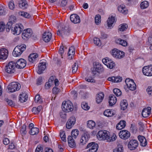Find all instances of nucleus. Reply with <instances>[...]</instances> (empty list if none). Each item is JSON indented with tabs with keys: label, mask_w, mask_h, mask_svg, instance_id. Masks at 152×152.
<instances>
[{
	"label": "nucleus",
	"mask_w": 152,
	"mask_h": 152,
	"mask_svg": "<svg viewBox=\"0 0 152 152\" xmlns=\"http://www.w3.org/2000/svg\"><path fill=\"white\" fill-rule=\"evenodd\" d=\"M5 25L3 22H0V31H3L5 28Z\"/></svg>",
	"instance_id": "nucleus-58"
},
{
	"label": "nucleus",
	"mask_w": 152,
	"mask_h": 152,
	"mask_svg": "<svg viewBox=\"0 0 152 152\" xmlns=\"http://www.w3.org/2000/svg\"><path fill=\"white\" fill-rule=\"evenodd\" d=\"M140 145L142 146H145L147 145V142L145 138L143 136L139 135L138 137Z\"/></svg>",
	"instance_id": "nucleus-28"
},
{
	"label": "nucleus",
	"mask_w": 152,
	"mask_h": 152,
	"mask_svg": "<svg viewBox=\"0 0 152 152\" xmlns=\"http://www.w3.org/2000/svg\"><path fill=\"white\" fill-rule=\"evenodd\" d=\"M70 18L71 22L74 23H79L80 21V17L76 14L71 15Z\"/></svg>",
	"instance_id": "nucleus-22"
},
{
	"label": "nucleus",
	"mask_w": 152,
	"mask_h": 152,
	"mask_svg": "<svg viewBox=\"0 0 152 152\" xmlns=\"http://www.w3.org/2000/svg\"><path fill=\"white\" fill-rule=\"evenodd\" d=\"M28 96L25 92H22L20 94L19 96V100L21 102H24L27 100Z\"/></svg>",
	"instance_id": "nucleus-27"
},
{
	"label": "nucleus",
	"mask_w": 152,
	"mask_h": 152,
	"mask_svg": "<svg viewBox=\"0 0 152 152\" xmlns=\"http://www.w3.org/2000/svg\"><path fill=\"white\" fill-rule=\"evenodd\" d=\"M62 108L65 112H69L73 110V106L72 103L68 101L63 102Z\"/></svg>",
	"instance_id": "nucleus-4"
},
{
	"label": "nucleus",
	"mask_w": 152,
	"mask_h": 152,
	"mask_svg": "<svg viewBox=\"0 0 152 152\" xmlns=\"http://www.w3.org/2000/svg\"><path fill=\"white\" fill-rule=\"evenodd\" d=\"M151 108L149 107L144 108L142 113V116L145 118L148 117L151 113Z\"/></svg>",
	"instance_id": "nucleus-21"
},
{
	"label": "nucleus",
	"mask_w": 152,
	"mask_h": 152,
	"mask_svg": "<svg viewBox=\"0 0 152 152\" xmlns=\"http://www.w3.org/2000/svg\"><path fill=\"white\" fill-rule=\"evenodd\" d=\"M110 133L106 130H100L97 134V138L100 140H108L110 138Z\"/></svg>",
	"instance_id": "nucleus-3"
},
{
	"label": "nucleus",
	"mask_w": 152,
	"mask_h": 152,
	"mask_svg": "<svg viewBox=\"0 0 152 152\" xmlns=\"http://www.w3.org/2000/svg\"><path fill=\"white\" fill-rule=\"evenodd\" d=\"M112 56L116 58L121 59L124 56V53L117 49H114L112 50L111 53Z\"/></svg>",
	"instance_id": "nucleus-6"
},
{
	"label": "nucleus",
	"mask_w": 152,
	"mask_h": 152,
	"mask_svg": "<svg viewBox=\"0 0 152 152\" xmlns=\"http://www.w3.org/2000/svg\"><path fill=\"white\" fill-rule=\"evenodd\" d=\"M26 126L25 125H23L20 130V133L22 135H25L26 134L27 132L26 131Z\"/></svg>",
	"instance_id": "nucleus-52"
},
{
	"label": "nucleus",
	"mask_w": 152,
	"mask_h": 152,
	"mask_svg": "<svg viewBox=\"0 0 152 152\" xmlns=\"http://www.w3.org/2000/svg\"><path fill=\"white\" fill-rule=\"evenodd\" d=\"M75 118L74 117H70L66 123V127L68 129H71L75 124Z\"/></svg>",
	"instance_id": "nucleus-18"
},
{
	"label": "nucleus",
	"mask_w": 152,
	"mask_h": 152,
	"mask_svg": "<svg viewBox=\"0 0 152 152\" xmlns=\"http://www.w3.org/2000/svg\"><path fill=\"white\" fill-rule=\"evenodd\" d=\"M19 7L22 9H25L27 7V4L26 1L25 0L19 1L18 3Z\"/></svg>",
	"instance_id": "nucleus-33"
},
{
	"label": "nucleus",
	"mask_w": 152,
	"mask_h": 152,
	"mask_svg": "<svg viewBox=\"0 0 152 152\" xmlns=\"http://www.w3.org/2000/svg\"><path fill=\"white\" fill-rule=\"evenodd\" d=\"M94 69L96 70L97 71L98 73H100L103 70L102 66L98 63H96V65L94 66Z\"/></svg>",
	"instance_id": "nucleus-37"
},
{
	"label": "nucleus",
	"mask_w": 152,
	"mask_h": 152,
	"mask_svg": "<svg viewBox=\"0 0 152 152\" xmlns=\"http://www.w3.org/2000/svg\"><path fill=\"white\" fill-rule=\"evenodd\" d=\"M126 126L125 121L124 120L121 121L117 124L116 126V128L117 129L120 130L124 128Z\"/></svg>",
	"instance_id": "nucleus-36"
},
{
	"label": "nucleus",
	"mask_w": 152,
	"mask_h": 152,
	"mask_svg": "<svg viewBox=\"0 0 152 152\" xmlns=\"http://www.w3.org/2000/svg\"><path fill=\"white\" fill-rule=\"evenodd\" d=\"M146 91L148 94L151 95V94L152 93V92H151L152 91V86H148L146 90Z\"/></svg>",
	"instance_id": "nucleus-64"
},
{
	"label": "nucleus",
	"mask_w": 152,
	"mask_h": 152,
	"mask_svg": "<svg viewBox=\"0 0 152 152\" xmlns=\"http://www.w3.org/2000/svg\"><path fill=\"white\" fill-rule=\"evenodd\" d=\"M16 17L13 15H11L10 17V21H9L6 26V29L7 31H9L11 28L12 23H14L16 20Z\"/></svg>",
	"instance_id": "nucleus-17"
},
{
	"label": "nucleus",
	"mask_w": 152,
	"mask_h": 152,
	"mask_svg": "<svg viewBox=\"0 0 152 152\" xmlns=\"http://www.w3.org/2000/svg\"><path fill=\"white\" fill-rule=\"evenodd\" d=\"M26 49V45H25L17 46L14 49L12 53L13 55L15 57L21 55Z\"/></svg>",
	"instance_id": "nucleus-2"
},
{
	"label": "nucleus",
	"mask_w": 152,
	"mask_h": 152,
	"mask_svg": "<svg viewBox=\"0 0 152 152\" xmlns=\"http://www.w3.org/2000/svg\"><path fill=\"white\" fill-rule=\"evenodd\" d=\"M43 148L40 145H39L37 147L35 152H42Z\"/></svg>",
	"instance_id": "nucleus-60"
},
{
	"label": "nucleus",
	"mask_w": 152,
	"mask_h": 152,
	"mask_svg": "<svg viewBox=\"0 0 152 152\" xmlns=\"http://www.w3.org/2000/svg\"><path fill=\"white\" fill-rule=\"evenodd\" d=\"M57 33L59 35H68L69 34L68 31L66 27H63L61 29L58 30Z\"/></svg>",
	"instance_id": "nucleus-25"
},
{
	"label": "nucleus",
	"mask_w": 152,
	"mask_h": 152,
	"mask_svg": "<svg viewBox=\"0 0 152 152\" xmlns=\"http://www.w3.org/2000/svg\"><path fill=\"white\" fill-rule=\"evenodd\" d=\"M20 88V85L17 82H13L11 83L8 86V89L11 93L19 90Z\"/></svg>",
	"instance_id": "nucleus-5"
},
{
	"label": "nucleus",
	"mask_w": 152,
	"mask_h": 152,
	"mask_svg": "<svg viewBox=\"0 0 152 152\" xmlns=\"http://www.w3.org/2000/svg\"><path fill=\"white\" fill-rule=\"evenodd\" d=\"M68 142L69 146L72 148L76 147V143L74 140L71 136H69L68 137Z\"/></svg>",
	"instance_id": "nucleus-26"
},
{
	"label": "nucleus",
	"mask_w": 152,
	"mask_h": 152,
	"mask_svg": "<svg viewBox=\"0 0 152 152\" xmlns=\"http://www.w3.org/2000/svg\"><path fill=\"white\" fill-rule=\"evenodd\" d=\"M42 108V107L41 106H39L37 108L34 107L32 109V112L35 114H37L41 110Z\"/></svg>",
	"instance_id": "nucleus-44"
},
{
	"label": "nucleus",
	"mask_w": 152,
	"mask_h": 152,
	"mask_svg": "<svg viewBox=\"0 0 152 152\" xmlns=\"http://www.w3.org/2000/svg\"><path fill=\"white\" fill-rule=\"evenodd\" d=\"M75 54V48L74 47L72 46L69 48L68 53L69 58L70 59H72Z\"/></svg>",
	"instance_id": "nucleus-34"
},
{
	"label": "nucleus",
	"mask_w": 152,
	"mask_h": 152,
	"mask_svg": "<svg viewBox=\"0 0 152 152\" xmlns=\"http://www.w3.org/2000/svg\"><path fill=\"white\" fill-rule=\"evenodd\" d=\"M78 69V65L75 63L72 66V72L73 73H75L77 71Z\"/></svg>",
	"instance_id": "nucleus-54"
},
{
	"label": "nucleus",
	"mask_w": 152,
	"mask_h": 152,
	"mask_svg": "<svg viewBox=\"0 0 152 152\" xmlns=\"http://www.w3.org/2000/svg\"><path fill=\"white\" fill-rule=\"evenodd\" d=\"M16 64L13 61L9 62L6 66L5 70L7 73L9 74L14 73L16 71Z\"/></svg>",
	"instance_id": "nucleus-1"
},
{
	"label": "nucleus",
	"mask_w": 152,
	"mask_h": 152,
	"mask_svg": "<svg viewBox=\"0 0 152 152\" xmlns=\"http://www.w3.org/2000/svg\"><path fill=\"white\" fill-rule=\"evenodd\" d=\"M102 62L108 68L110 69H113L115 66L114 62L108 58L103 59Z\"/></svg>",
	"instance_id": "nucleus-11"
},
{
	"label": "nucleus",
	"mask_w": 152,
	"mask_h": 152,
	"mask_svg": "<svg viewBox=\"0 0 152 152\" xmlns=\"http://www.w3.org/2000/svg\"><path fill=\"white\" fill-rule=\"evenodd\" d=\"M60 89L56 87H54L53 89V92L54 94H56L59 92Z\"/></svg>",
	"instance_id": "nucleus-62"
},
{
	"label": "nucleus",
	"mask_w": 152,
	"mask_h": 152,
	"mask_svg": "<svg viewBox=\"0 0 152 152\" xmlns=\"http://www.w3.org/2000/svg\"><path fill=\"white\" fill-rule=\"evenodd\" d=\"M8 51L6 49L3 48L0 49V59L5 60L8 56Z\"/></svg>",
	"instance_id": "nucleus-20"
},
{
	"label": "nucleus",
	"mask_w": 152,
	"mask_h": 152,
	"mask_svg": "<svg viewBox=\"0 0 152 152\" xmlns=\"http://www.w3.org/2000/svg\"><path fill=\"white\" fill-rule=\"evenodd\" d=\"M60 135L61 140L64 142H66V135L64 132H61Z\"/></svg>",
	"instance_id": "nucleus-56"
},
{
	"label": "nucleus",
	"mask_w": 152,
	"mask_h": 152,
	"mask_svg": "<svg viewBox=\"0 0 152 152\" xmlns=\"http://www.w3.org/2000/svg\"><path fill=\"white\" fill-rule=\"evenodd\" d=\"M19 14L21 16L25 18H28L31 17V15L29 14L24 12H19Z\"/></svg>",
	"instance_id": "nucleus-46"
},
{
	"label": "nucleus",
	"mask_w": 152,
	"mask_h": 152,
	"mask_svg": "<svg viewBox=\"0 0 152 152\" xmlns=\"http://www.w3.org/2000/svg\"><path fill=\"white\" fill-rule=\"evenodd\" d=\"M87 152H96L98 148V145L94 142H90L88 144L86 148H88Z\"/></svg>",
	"instance_id": "nucleus-9"
},
{
	"label": "nucleus",
	"mask_w": 152,
	"mask_h": 152,
	"mask_svg": "<svg viewBox=\"0 0 152 152\" xmlns=\"http://www.w3.org/2000/svg\"><path fill=\"white\" fill-rule=\"evenodd\" d=\"M52 34L49 32H44L42 36V39L45 42H48L50 40L52 37Z\"/></svg>",
	"instance_id": "nucleus-23"
},
{
	"label": "nucleus",
	"mask_w": 152,
	"mask_h": 152,
	"mask_svg": "<svg viewBox=\"0 0 152 152\" xmlns=\"http://www.w3.org/2000/svg\"><path fill=\"white\" fill-rule=\"evenodd\" d=\"M38 55L36 53L30 54L28 57V60L30 62H33L38 57Z\"/></svg>",
	"instance_id": "nucleus-30"
},
{
	"label": "nucleus",
	"mask_w": 152,
	"mask_h": 152,
	"mask_svg": "<svg viewBox=\"0 0 152 152\" xmlns=\"http://www.w3.org/2000/svg\"><path fill=\"white\" fill-rule=\"evenodd\" d=\"M142 72L145 75L149 76H152V65L143 67L142 68Z\"/></svg>",
	"instance_id": "nucleus-12"
},
{
	"label": "nucleus",
	"mask_w": 152,
	"mask_h": 152,
	"mask_svg": "<svg viewBox=\"0 0 152 152\" xmlns=\"http://www.w3.org/2000/svg\"><path fill=\"white\" fill-rule=\"evenodd\" d=\"M89 137L90 135L88 132H84L81 136L79 143V145L81 146L86 144L88 141Z\"/></svg>",
	"instance_id": "nucleus-8"
},
{
	"label": "nucleus",
	"mask_w": 152,
	"mask_h": 152,
	"mask_svg": "<svg viewBox=\"0 0 152 152\" xmlns=\"http://www.w3.org/2000/svg\"><path fill=\"white\" fill-rule=\"evenodd\" d=\"M85 80L89 82L94 83L95 82V80L91 77H86L85 78Z\"/></svg>",
	"instance_id": "nucleus-59"
},
{
	"label": "nucleus",
	"mask_w": 152,
	"mask_h": 152,
	"mask_svg": "<svg viewBox=\"0 0 152 152\" xmlns=\"http://www.w3.org/2000/svg\"><path fill=\"white\" fill-rule=\"evenodd\" d=\"M96 125L95 123L92 120H89L87 122V127L91 129H93Z\"/></svg>",
	"instance_id": "nucleus-38"
},
{
	"label": "nucleus",
	"mask_w": 152,
	"mask_h": 152,
	"mask_svg": "<svg viewBox=\"0 0 152 152\" xmlns=\"http://www.w3.org/2000/svg\"><path fill=\"white\" fill-rule=\"evenodd\" d=\"M104 94L103 92H100L97 95L96 98V100L97 103L101 102L104 98Z\"/></svg>",
	"instance_id": "nucleus-31"
},
{
	"label": "nucleus",
	"mask_w": 152,
	"mask_h": 152,
	"mask_svg": "<svg viewBox=\"0 0 152 152\" xmlns=\"http://www.w3.org/2000/svg\"><path fill=\"white\" fill-rule=\"evenodd\" d=\"M81 107L83 109L85 110H87L89 109V107L85 102H83L81 104Z\"/></svg>",
	"instance_id": "nucleus-51"
},
{
	"label": "nucleus",
	"mask_w": 152,
	"mask_h": 152,
	"mask_svg": "<svg viewBox=\"0 0 152 152\" xmlns=\"http://www.w3.org/2000/svg\"><path fill=\"white\" fill-rule=\"evenodd\" d=\"M123 147L121 146H118L113 151V152H123Z\"/></svg>",
	"instance_id": "nucleus-50"
},
{
	"label": "nucleus",
	"mask_w": 152,
	"mask_h": 152,
	"mask_svg": "<svg viewBox=\"0 0 152 152\" xmlns=\"http://www.w3.org/2000/svg\"><path fill=\"white\" fill-rule=\"evenodd\" d=\"M16 67L18 69H23L26 66V62L23 59L20 58L15 63Z\"/></svg>",
	"instance_id": "nucleus-16"
},
{
	"label": "nucleus",
	"mask_w": 152,
	"mask_h": 152,
	"mask_svg": "<svg viewBox=\"0 0 152 152\" xmlns=\"http://www.w3.org/2000/svg\"><path fill=\"white\" fill-rule=\"evenodd\" d=\"M120 105L122 110H125L126 109L128 105L127 101L125 100H124L123 101H121L120 103Z\"/></svg>",
	"instance_id": "nucleus-40"
},
{
	"label": "nucleus",
	"mask_w": 152,
	"mask_h": 152,
	"mask_svg": "<svg viewBox=\"0 0 152 152\" xmlns=\"http://www.w3.org/2000/svg\"><path fill=\"white\" fill-rule=\"evenodd\" d=\"M138 145V141L135 140H130L128 144V148L131 150L135 149Z\"/></svg>",
	"instance_id": "nucleus-10"
},
{
	"label": "nucleus",
	"mask_w": 152,
	"mask_h": 152,
	"mask_svg": "<svg viewBox=\"0 0 152 152\" xmlns=\"http://www.w3.org/2000/svg\"><path fill=\"white\" fill-rule=\"evenodd\" d=\"M39 132V129L37 127L31 128L30 129L29 133L32 135H34L37 134Z\"/></svg>",
	"instance_id": "nucleus-43"
},
{
	"label": "nucleus",
	"mask_w": 152,
	"mask_h": 152,
	"mask_svg": "<svg viewBox=\"0 0 152 152\" xmlns=\"http://www.w3.org/2000/svg\"><path fill=\"white\" fill-rule=\"evenodd\" d=\"M109 98V105L112 106L115 104L117 101L115 96L111 94L110 95Z\"/></svg>",
	"instance_id": "nucleus-29"
},
{
	"label": "nucleus",
	"mask_w": 152,
	"mask_h": 152,
	"mask_svg": "<svg viewBox=\"0 0 152 152\" xmlns=\"http://www.w3.org/2000/svg\"><path fill=\"white\" fill-rule=\"evenodd\" d=\"M117 138V137L116 135L113 134L112 135V136L107 140V141L108 142H111V141H115Z\"/></svg>",
	"instance_id": "nucleus-57"
},
{
	"label": "nucleus",
	"mask_w": 152,
	"mask_h": 152,
	"mask_svg": "<svg viewBox=\"0 0 152 152\" xmlns=\"http://www.w3.org/2000/svg\"><path fill=\"white\" fill-rule=\"evenodd\" d=\"M32 34V31L31 29L28 28L24 30L22 34V37L24 39L30 37Z\"/></svg>",
	"instance_id": "nucleus-19"
},
{
	"label": "nucleus",
	"mask_w": 152,
	"mask_h": 152,
	"mask_svg": "<svg viewBox=\"0 0 152 152\" xmlns=\"http://www.w3.org/2000/svg\"><path fill=\"white\" fill-rule=\"evenodd\" d=\"M71 94L74 99H76L77 96V94L75 91H72L71 92Z\"/></svg>",
	"instance_id": "nucleus-63"
},
{
	"label": "nucleus",
	"mask_w": 152,
	"mask_h": 152,
	"mask_svg": "<svg viewBox=\"0 0 152 152\" xmlns=\"http://www.w3.org/2000/svg\"><path fill=\"white\" fill-rule=\"evenodd\" d=\"M101 16L99 15H97L95 16V23L97 25H98L101 23Z\"/></svg>",
	"instance_id": "nucleus-47"
},
{
	"label": "nucleus",
	"mask_w": 152,
	"mask_h": 152,
	"mask_svg": "<svg viewBox=\"0 0 152 152\" xmlns=\"http://www.w3.org/2000/svg\"><path fill=\"white\" fill-rule=\"evenodd\" d=\"M115 42L124 46H126L127 45V43L126 41L121 39H117L115 40Z\"/></svg>",
	"instance_id": "nucleus-41"
},
{
	"label": "nucleus",
	"mask_w": 152,
	"mask_h": 152,
	"mask_svg": "<svg viewBox=\"0 0 152 152\" xmlns=\"http://www.w3.org/2000/svg\"><path fill=\"white\" fill-rule=\"evenodd\" d=\"M5 100L7 102V104L9 105L12 106H15V104L12 100L8 99H5Z\"/></svg>",
	"instance_id": "nucleus-55"
},
{
	"label": "nucleus",
	"mask_w": 152,
	"mask_h": 152,
	"mask_svg": "<svg viewBox=\"0 0 152 152\" xmlns=\"http://www.w3.org/2000/svg\"><path fill=\"white\" fill-rule=\"evenodd\" d=\"M23 26L21 24H16L13 28H12V31L14 34L18 35L19 34L22 30Z\"/></svg>",
	"instance_id": "nucleus-14"
},
{
	"label": "nucleus",
	"mask_w": 152,
	"mask_h": 152,
	"mask_svg": "<svg viewBox=\"0 0 152 152\" xmlns=\"http://www.w3.org/2000/svg\"><path fill=\"white\" fill-rule=\"evenodd\" d=\"M119 136L121 138L124 140H126L130 136V134L128 131L124 130L121 131L119 132Z\"/></svg>",
	"instance_id": "nucleus-15"
},
{
	"label": "nucleus",
	"mask_w": 152,
	"mask_h": 152,
	"mask_svg": "<svg viewBox=\"0 0 152 152\" xmlns=\"http://www.w3.org/2000/svg\"><path fill=\"white\" fill-rule=\"evenodd\" d=\"M38 67L37 72L39 74H41L43 72V71L46 68V61L45 60L41 61L39 64Z\"/></svg>",
	"instance_id": "nucleus-13"
},
{
	"label": "nucleus",
	"mask_w": 152,
	"mask_h": 152,
	"mask_svg": "<svg viewBox=\"0 0 152 152\" xmlns=\"http://www.w3.org/2000/svg\"><path fill=\"white\" fill-rule=\"evenodd\" d=\"M113 92L117 96H119L121 94V91L117 88H114L113 89Z\"/></svg>",
	"instance_id": "nucleus-49"
},
{
	"label": "nucleus",
	"mask_w": 152,
	"mask_h": 152,
	"mask_svg": "<svg viewBox=\"0 0 152 152\" xmlns=\"http://www.w3.org/2000/svg\"><path fill=\"white\" fill-rule=\"evenodd\" d=\"M94 42L95 44L97 46H100L101 42L99 39L98 38H94Z\"/></svg>",
	"instance_id": "nucleus-53"
},
{
	"label": "nucleus",
	"mask_w": 152,
	"mask_h": 152,
	"mask_svg": "<svg viewBox=\"0 0 152 152\" xmlns=\"http://www.w3.org/2000/svg\"><path fill=\"white\" fill-rule=\"evenodd\" d=\"M118 9V11L124 14H126L128 12V10L124 5L120 6H119Z\"/></svg>",
	"instance_id": "nucleus-39"
},
{
	"label": "nucleus",
	"mask_w": 152,
	"mask_h": 152,
	"mask_svg": "<svg viewBox=\"0 0 152 152\" xmlns=\"http://www.w3.org/2000/svg\"><path fill=\"white\" fill-rule=\"evenodd\" d=\"M148 6V3L146 1L142 2L140 4L141 8L144 9L147 8Z\"/></svg>",
	"instance_id": "nucleus-48"
},
{
	"label": "nucleus",
	"mask_w": 152,
	"mask_h": 152,
	"mask_svg": "<svg viewBox=\"0 0 152 152\" xmlns=\"http://www.w3.org/2000/svg\"><path fill=\"white\" fill-rule=\"evenodd\" d=\"M54 77L51 76L49 78L48 81L46 82L45 85V88L46 89H49L53 85Z\"/></svg>",
	"instance_id": "nucleus-24"
},
{
	"label": "nucleus",
	"mask_w": 152,
	"mask_h": 152,
	"mask_svg": "<svg viewBox=\"0 0 152 152\" xmlns=\"http://www.w3.org/2000/svg\"><path fill=\"white\" fill-rule=\"evenodd\" d=\"M115 18L114 17L111 16L109 17L107 21L108 27L110 28L113 27V25L115 21Z\"/></svg>",
	"instance_id": "nucleus-32"
},
{
	"label": "nucleus",
	"mask_w": 152,
	"mask_h": 152,
	"mask_svg": "<svg viewBox=\"0 0 152 152\" xmlns=\"http://www.w3.org/2000/svg\"><path fill=\"white\" fill-rule=\"evenodd\" d=\"M125 82L128 88L131 90L134 91L136 89V85L132 80L127 78L125 80Z\"/></svg>",
	"instance_id": "nucleus-7"
},
{
	"label": "nucleus",
	"mask_w": 152,
	"mask_h": 152,
	"mask_svg": "<svg viewBox=\"0 0 152 152\" xmlns=\"http://www.w3.org/2000/svg\"><path fill=\"white\" fill-rule=\"evenodd\" d=\"M128 27L126 23H123L120 25L118 26V31H123L126 30Z\"/></svg>",
	"instance_id": "nucleus-42"
},
{
	"label": "nucleus",
	"mask_w": 152,
	"mask_h": 152,
	"mask_svg": "<svg viewBox=\"0 0 152 152\" xmlns=\"http://www.w3.org/2000/svg\"><path fill=\"white\" fill-rule=\"evenodd\" d=\"M115 114L114 112L110 109L106 110L104 112V115L107 117H112Z\"/></svg>",
	"instance_id": "nucleus-35"
},
{
	"label": "nucleus",
	"mask_w": 152,
	"mask_h": 152,
	"mask_svg": "<svg viewBox=\"0 0 152 152\" xmlns=\"http://www.w3.org/2000/svg\"><path fill=\"white\" fill-rule=\"evenodd\" d=\"M8 5L9 8L11 10H13L15 8V5L13 1L10 2Z\"/></svg>",
	"instance_id": "nucleus-61"
},
{
	"label": "nucleus",
	"mask_w": 152,
	"mask_h": 152,
	"mask_svg": "<svg viewBox=\"0 0 152 152\" xmlns=\"http://www.w3.org/2000/svg\"><path fill=\"white\" fill-rule=\"evenodd\" d=\"M79 134V131L77 129L73 130L71 132V136L73 137L74 138H76L78 136Z\"/></svg>",
	"instance_id": "nucleus-45"
}]
</instances>
